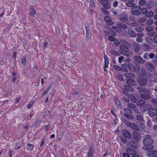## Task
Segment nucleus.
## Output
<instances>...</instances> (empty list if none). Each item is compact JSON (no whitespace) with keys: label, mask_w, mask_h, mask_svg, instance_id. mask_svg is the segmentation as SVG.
<instances>
[{"label":"nucleus","mask_w":157,"mask_h":157,"mask_svg":"<svg viewBox=\"0 0 157 157\" xmlns=\"http://www.w3.org/2000/svg\"><path fill=\"white\" fill-rule=\"evenodd\" d=\"M141 136L140 133L136 131H133L132 133V141L136 143H138Z\"/></svg>","instance_id":"7ed1b4c3"},{"label":"nucleus","mask_w":157,"mask_h":157,"mask_svg":"<svg viewBox=\"0 0 157 157\" xmlns=\"http://www.w3.org/2000/svg\"><path fill=\"white\" fill-rule=\"evenodd\" d=\"M136 119L138 121H143V116L140 115H138L136 116Z\"/></svg>","instance_id":"de8ad7c7"},{"label":"nucleus","mask_w":157,"mask_h":157,"mask_svg":"<svg viewBox=\"0 0 157 157\" xmlns=\"http://www.w3.org/2000/svg\"><path fill=\"white\" fill-rule=\"evenodd\" d=\"M123 93L125 95H128V90L125 89L123 90Z\"/></svg>","instance_id":"69168bd1"},{"label":"nucleus","mask_w":157,"mask_h":157,"mask_svg":"<svg viewBox=\"0 0 157 157\" xmlns=\"http://www.w3.org/2000/svg\"><path fill=\"white\" fill-rule=\"evenodd\" d=\"M122 67H123L124 69L122 70V71L125 72H127L128 71L126 68H128L129 67V65L128 63H125L122 65Z\"/></svg>","instance_id":"cd10ccee"},{"label":"nucleus","mask_w":157,"mask_h":157,"mask_svg":"<svg viewBox=\"0 0 157 157\" xmlns=\"http://www.w3.org/2000/svg\"><path fill=\"white\" fill-rule=\"evenodd\" d=\"M41 119L40 118H39L38 119H37L35 123V124L36 125H38L41 121Z\"/></svg>","instance_id":"09e8293b"},{"label":"nucleus","mask_w":157,"mask_h":157,"mask_svg":"<svg viewBox=\"0 0 157 157\" xmlns=\"http://www.w3.org/2000/svg\"><path fill=\"white\" fill-rule=\"evenodd\" d=\"M94 149L93 147L90 148L87 157H93Z\"/></svg>","instance_id":"b1692460"},{"label":"nucleus","mask_w":157,"mask_h":157,"mask_svg":"<svg viewBox=\"0 0 157 157\" xmlns=\"http://www.w3.org/2000/svg\"><path fill=\"white\" fill-rule=\"evenodd\" d=\"M109 53L114 56L117 55L118 54V52L114 50H111L109 52Z\"/></svg>","instance_id":"e433bc0d"},{"label":"nucleus","mask_w":157,"mask_h":157,"mask_svg":"<svg viewBox=\"0 0 157 157\" xmlns=\"http://www.w3.org/2000/svg\"><path fill=\"white\" fill-rule=\"evenodd\" d=\"M138 89L141 91L140 97L141 98L145 100L149 99L151 98V93L148 90L146 89H141L140 88H138Z\"/></svg>","instance_id":"f03ea898"},{"label":"nucleus","mask_w":157,"mask_h":157,"mask_svg":"<svg viewBox=\"0 0 157 157\" xmlns=\"http://www.w3.org/2000/svg\"><path fill=\"white\" fill-rule=\"evenodd\" d=\"M141 13L143 14L146 13L147 11V10L145 8H143L140 10Z\"/></svg>","instance_id":"8fccbe9b"},{"label":"nucleus","mask_w":157,"mask_h":157,"mask_svg":"<svg viewBox=\"0 0 157 157\" xmlns=\"http://www.w3.org/2000/svg\"><path fill=\"white\" fill-rule=\"evenodd\" d=\"M104 57L105 60V65L104 70L105 72H106L107 70L105 69V68H107L108 66L109 60L108 57L105 54L104 55Z\"/></svg>","instance_id":"9b49d317"},{"label":"nucleus","mask_w":157,"mask_h":157,"mask_svg":"<svg viewBox=\"0 0 157 157\" xmlns=\"http://www.w3.org/2000/svg\"><path fill=\"white\" fill-rule=\"evenodd\" d=\"M118 78L121 81H123L124 80L123 76L122 75L120 74H119L117 75Z\"/></svg>","instance_id":"3c124183"},{"label":"nucleus","mask_w":157,"mask_h":157,"mask_svg":"<svg viewBox=\"0 0 157 157\" xmlns=\"http://www.w3.org/2000/svg\"><path fill=\"white\" fill-rule=\"evenodd\" d=\"M124 122L125 125L128 127H129L130 124L132 123L129 122V121L127 119L124 120Z\"/></svg>","instance_id":"ea45409f"},{"label":"nucleus","mask_w":157,"mask_h":157,"mask_svg":"<svg viewBox=\"0 0 157 157\" xmlns=\"http://www.w3.org/2000/svg\"><path fill=\"white\" fill-rule=\"evenodd\" d=\"M102 11L105 14H108V13L107 10L104 9H102Z\"/></svg>","instance_id":"338daca9"},{"label":"nucleus","mask_w":157,"mask_h":157,"mask_svg":"<svg viewBox=\"0 0 157 157\" xmlns=\"http://www.w3.org/2000/svg\"><path fill=\"white\" fill-rule=\"evenodd\" d=\"M146 68L150 71L151 72L155 70V67L153 65L149 63L146 64Z\"/></svg>","instance_id":"9d476101"},{"label":"nucleus","mask_w":157,"mask_h":157,"mask_svg":"<svg viewBox=\"0 0 157 157\" xmlns=\"http://www.w3.org/2000/svg\"><path fill=\"white\" fill-rule=\"evenodd\" d=\"M134 62H137L139 63L143 64L144 62V60L141 57L136 56L134 57Z\"/></svg>","instance_id":"6e6552de"},{"label":"nucleus","mask_w":157,"mask_h":157,"mask_svg":"<svg viewBox=\"0 0 157 157\" xmlns=\"http://www.w3.org/2000/svg\"><path fill=\"white\" fill-rule=\"evenodd\" d=\"M149 55H148L147 52L145 53L144 55L143 58L146 59H148Z\"/></svg>","instance_id":"6e6d98bb"},{"label":"nucleus","mask_w":157,"mask_h":157,"mask_svg":"<svg viewBox=\"0 0 157 157\" xmlns=\"http://www.w3.org/2000/svg\"><path fill=\"white\" fill-rule=\"evenodd\" d=\"M153 23V20L149 18L147 20L146 23L147 25H150L152 24Z\"/></svg>","instance_id":"72a5a7b5"},{"label":"nucleus","mask_w":157,"mask_h":157,"mask_svg":"<svg viewBox=\"0 0 157 157\" xmlns=\"http://www.w3.org/2000/svg\"><path fill=\"white\" fill-rule=\"evenodd\" d=\"M153 142V140L149 137H145L143 141L144 145L143 147V149L148 150L152 149L154 147L152 145Z\"/></svg>","instance_id":"f257e3e1"},{"label":"nucleus","mask_w":157,"mask_h":157,"mask_svg":"<svg viewBox=\"0 0 157 157\" xmlns=\"http://www.w3.org/2000/svg\"><path fill=\"white\" fill-rule=\"evenodd\" d=\"M156 34V32L155 31H152V32L148 33V35L150 36H153Z\"/></svg>","instance_id":"a18cd8bd"},{"label":"nucleus","mask_w":157,"mask_h":157,"mask_svg":"<svg viewBox=\"0 0 157 157\" xmlns=\"http://www.w3.org/2000/svg\"><path fill=\"white\" fill-rule=\"evenodd\" d=\"M21 63L22 64L25 65L26 63V61L25 57H23L21 59Z\"/></svg>","instance_id":"864d4df0"},{"label":"nucleus","mask_w":157,"mask_h":157,"mask_svg":"<svg viewBox=\"0 0 157 157\" xmlns=\"http://www.w3.org/2000/svg\"><path fill=\"white\" fill-rule=\"evenodd\" d=\"M146 20V19L145 17H141L139 18L138 21L139 23H142L145 21Z\"/></svg>","instance_id":"a19ab883"},{"label":"nucleus","mask_w":157,"mask_h":157,"mask_svg":"<svg viewBox=\"0 0 157 157\" xmlns=\"http://www.w3.org/2000/svg\"><path fill=\"white\" fill-rule=\"evenodd\" d=\"M128 97L129 98L130 101L132 102H136L137 101V99L135 96L132 95H128Z\"/></svg>","instance_id":"5701e85b"},{"label":"nucleus","mask_w":157,"mask_h":157,"mask_svg":"<svg viewBox=\"0 0 157 157\" xmlns=\"http://www.w3.org/2000/svg\"><path fill=\"white\" fill-rule=\"evenodd\" d=\"M117 25L119 27L124 29H126L127 27V26L126 25L121 23H118L117 24Z\"/></svg>","instance_id":"bb28decb"},{"label":"nucleus","mask_w":157,"mask_h":157,"mask_svg":"<svg viewBox=\"0 0 157 157\" xmlns=\"http://www.w3.org/2000/svg\"><path fill=\"white\" fill-rule=\"evenodd\" d=\"M146 42L149 44H152L153 43V40L149 37H147L145 39Z\"/></svg>","instance_id":"2f4dec72"},{"label":"nucleus","mask_w":157,"mask_h":157,"mask_svg":"<svg viewBox=\"0 0 157 157\" xmlns=\"http://www.w3.org/2000/svg\"><path fill=\"white\" fill-rule=\"evenodd\" d=\"M124 57L123 56H121L120 57L118 58V61L119 63H121L122 61L124 59Z\"/></svg>","instance_id":"0e129e2a"},{"label":"nucleus","mask_w":157,"mask_h":157,"mask_svg":"<svg viewBox=\"0 0 157 157\" xmlns=\"http://www.w3.org/2000/svg\"><path fill=\"white\" fill-rule=\"evenodd\" d=\"M137 73L140 75H146L147 72L144 69L139 67L137 70Z\"/></svg>","instance_id":"1a4fd4ad"},{"label":"nucleus","mask_w":157,"mask_h":157,"mask_svg":"<svg viewBox=\"0 0 157 157\" xmlns=\"http://www.w3.org/2000/svg\"><path fill=\"white\" fill-rule=\"evenodd\" d=\"M145 103V102L144 101L140 100L137 102L136 104L138 106H141L144 104Z\"/></svg>","instance_id":"4c0bfd02"},{"label":"nucleus","mask_w":157,"mask_h":157,"mask_svg":"<svg viewBox=\"0 0 157 157\" xmlns=\"http://www.w3.org/2000/svg\"><path fill=\"white\" fill-rule=\"evenodd\" d=\"M127 106L128 107H129L130 108H132V109H134V108H136L135 105L132 104L130 103H128V104Z\"/></svg>","instance_id":"603ef678"},{"label":"nucleus","mask_w":157,"mask_h":157,"mask_svg":"<svg viewBox=\"0 0 157 157\" xmlns=\"http://www.w3.org/2000/svg\"><path fill=\"white\" fill-rule=\"evenodd\" d=\"M153 41L155 43H157V34L153 38Z\"/></svg>","instance_id":"774afa93"},{"label":"nucleus","mask_w":157,"mask_h":157,"mask_svg":"<svg viewBox=\"0 0 157 157\" xmlns=\"http://www.w3.org/2000/svg\"><path fill=\"white\" fill-rule=\"evenodd\" d=\"M85 28L86 30V36L87 40L89 39V29L87 26L85 27Z\"/></svg>","instance_id":"c756f323"},{"label":"nucleus","mask_w":157,"mask_h":157,"mask_svg":"<svg viewBox=\"0 0 157 157\" xmlns=\"http://www.w3.org/2000/svg\"><path fill=\"white\" fill-rule=\"evenodd\" d=\"M141 10V7L140 6H137L132 8V11L131 13L134 15H139L140 13V12Z\"/></svg>","instance_id":"423d86ee"},{"label":"nucleus","mask_w":157,"mask_h":157,"mask_svg":"<svg viewBox=\"0 0 157 157\" xmlns=\"http://www.w3.org/2000/svg\"><path fill=\"white\" fill-rule=\"evenodd\" d=\"M121 141L124 143H125L127 141V139L125 137H121Z\"/></svg>","instance_id":"e2e57ef3"},{"label":"nucleus","mask_w":157,"mask_h":157,"mask_svg":"<svg viewBox=\"0 0 157 157\" xmlns=\"http://www.w3.org/2000/svg\"><path fill=\"white\" fill-rule=\"evenodd\" d=\"M143 41V39L141 37H138L136 38V41L138 42H142Z\"/></svg>","instance_id":"052dcab7"},{"label":"nucleus","mask_w":157,"mask_h":157,"mask_svg":"<svg viewBox=\"0 0 157 157\" xmlns=\"http://www.w3.org/2000/svg\"><path fill=\"white\" fill-rule=\"evenodd\" d=\"M124 115L125 117L129 119L132 120L134 119V117L132 115L130 114L124 113Z\"/></svg>","instance_id":"a878e982"},{"label":"nucleus","mask_w":157,"mask_h":157,"mask_svg":"<svg viewBox=\"0 0 157 157\" xmlns=\"http://www.w3.org/2000/svg\"><path fill=\"white\" fill-rule=\"evenodd\" d=\"M135 29L136 32H140L143 31L144 30V29L142 27L138 26L136 27Z\"/></svg>","instance_id":"c85d7f7f"},{"label":"nucleus","mask_w":157,"mask_h":157,"mask_svg":"<svg viewBox=\"0 0 157 157\" xmlns=\"http://www.w3.org/2000/svg\"><path fill=\"white\" fill-rule=\"evenodd\" d=\"M128 33L130 36L132 37H134L136 36V33L134 30H129Z\"/></svg>","instance_id":"4be33fe9"},{"label":"nucleus","mask_w":157,"mask_h":157,"mask_svg":"<svg viewBox=\"0 0 157 157\" xmlns=\"http://www.w3.org/2000/svg\"><path fill=\"white\" fill-rule=\"evenodd\" d=\"M113 67L115 69H116L117 71H120L121 70V67H120L119 66H117L116 65H114Z\"/></svg>","instance_id":"5fc2aeb1"},{"label":"nucleus","mask_w":157,"mask_h":157,"mask_svg":"<svg viewBox=\"0 0 157 157\" xmlns=\"http://www.w3.org/2000/svg\"><path fill=\"white\" fill-rule=\"evenodd\" d=\"M100 2L105 9H109L110 8V5L108 0H100Z\"/></svg>","instance_id":"39448f33"},{"label":"nucleus","mask_w":157,"mask_h":157,"mask_svg":"<svg viewBox=\"0 0 157 157\" xmlns=\"http://www.w3.org/2000/svg\"><path fill=\"white\" fill-rule=\"evenodd\" d=\"M126 151L131 155H133L136 153V151L135 150L129 148H127L126 150Z\"/></svg>","instance_id":"412c9836"},{"label":"nucleus","mask_w":157,"mask_h":157,"mask_svg":"<svg viewBox=\"0 0 157 157\" xmlns=\"http://www.w3.org/2000/svg\"><path fill=\"white\" fill-rule=\"evenodd\" d=\"M151 105L150 104H147L143 105L141 107V109H142L144 111H147V110H148L151 107Z\"/></svg>","instance_id":"6ab92c4d"},{"label":"nucleus","mask_w":157,"mask_h":157,"mask_svg":"<svg viewBox=\"0 0 157 157\" xmlns=\"http://www.w3.org/2000/svg\"><path fill=\"white\" fill-rule=\"evenodd\" d=\"M151 101L153 103L154 106L157 107V101L156 99L153 98L151 100Z\"/></svg>","instance_id":"58836bf2"},{"label":"nucleus","mask_w":157,"mask_h":157,"mask_svg":"<svg viewBox=\"0 0 157 157\" xmlns=\"http://www.w3.org/2000/svg\"><path fill=\"white\" fill-rule=\"evenodd\" d=\"M120 42L121 44L123 45H126L127 44V43L124 40H121Z\"/></svg>","instance_id":"bf43d9fd"},{"label":"nucleus","mask_w":157,"mask_h":157,"mask_svg":"<svg viewBox=\"0 0 157 157\" xmlns=\"http://www.w3.org/2000/svg\"><path fill=\"white\" fill-rule=\"evenodd\" d=\"M123 135L126 137L130 138L131 137V135L129 132L128 130L124 129L123 131Z\"/></svg>","instance_id":"a211bd4d"},{"label":"nucleus","mask_w":157,"mask_h":157,"mask_svg":"<svg viewBox=\"0 0 157 157\" xmlns=\"http://www.w3.org/2000/svg\"><path fill=\"white\" fill-rule=\"evenodd\" d=\"M147 155L149 157H157V150L151 151L147 153Z\"/></svg>","instance_id":"ddd939ff"},{"label":"nucleus","mask_w":157,"mask_h":157,"mask_svg":"<svg viewBox=\"0 0 157 157\" xmlns=\"http://www.w3.org/2000/svg\"><path fill=\"white\" fill-rule=\"evenodd\" d=\"M131 129L135 130L138 131L139 130L138 126L136 124L131 123L129 126Z\"/></svg>","instance_id":"aec40b11"},{"label":"nucleus","mask_w":157,"mask_h":157,"mask_svg":"<svg viewBox=\"0 0 157 157\" xmlns=\"http://www.w3.org/2000/svg\"><path fill=\"white\" fill-rule=\"evenodd\" d=\"M153 6V2H150L146 5V7L148 9H150Z\"/></svg>","instance_id":"f704fd0d"},{"label":"nucleus","mask_w":157,"mask_h":157,"mask_svg":"<svg viewBox=\"0 0 157 157\" xmlns=\"http://www.w3.org/2000/svg\"><path fill=\"white\" fill-rule=\"evenodd\" d=\"M125 77L127 78H132L134 76V75L130 73H126L124 75Z\"/></svg>","instance_id":"c03bdc74"},{"label":"nucleus","mask_w":157,"mask_h":157,"mask_svg":"<svg viewBox=\"0 0 157 157\" xmlns=\"http://www.w3.org/2000/svg\"><path fill=\"white\" fill-rule=\"evenodd\" d=\"M124 112L128 114H131L132 113V111L130 109L128 108L125 109Z\"/></svg>","instance_id":"49530a36"},{"label":"nucleus","mask_w":157,"mask_h":157,"mask_svg":"<svg viewBox=\"0 0 157 157\" xmlns=\"http://www.w3.org/2000/svg\"><path fill=\"white\" fill-rule=\"evenodd\" d=\"M34 145L31 144H28L27 146L28 149L30 150H32L34 147Z\"/></svg>","instance_id":"37998d69"},{"label":"nucleus","mask_w":157,"mask_h":157,"mask_svg":"<svg viewBox=\"0 0 157 157\" xmlns=\"http://www.w3.org/2000/svg\"><path fill=\"white\" fill-rule=\"evenodd\" d=\"M53 85V83H50L48 86V88L46 89L48 90V91L50 90V89H51L52 87V86Z\"/></svg>","instance_id":"680f3d73"},{"label":"nucleus","mask_w":157,"mask_h":157,"mask_svg":"<svg viewBox=\"0 0 157 157\" xmlns=\"http://www.w3.org/2000/svg\"><path fill=\"white\" fill-rule=\"evenodd\" d=\"M153 15V13L152 11H150L149 13L145 15V16L147 17H151Z\"/></svg>","instance_id":"473e14b6"},{"label":"nucleus","mask_w":157,"mask_h":157,"mask_svg":"<svg viewBox=\"0 0 157 157\" xmlns=\"http://www.w3.org/2000/svg\"><path fill=\"white\" fill-rule=\"evenodd\" d=\"M126 5L127 6L130 7H134L135 6V4L131 2H128Z\"/></svg>","instance_id":"79ce46f5"},{"label":"nucleus","mask_w":157,"mask_h":157,"mask_svg":"<svg viewBox=\"0 0 157 157\" xmlns=\"http://www.w3.org/2000/svg\"><path fill=\"white\" fill-rule=\"evenodd\" d=\"M104 20L107 22L108 24L110 25H112L113 24L114 22L111 21V18L107 16H105L104 17Z\"/></svg>","instance_id":"2eb2a0df"},{"label":"nucleus","mask_w":157,"mask_h":157,"mask_svg":"<svg viewBox=\"0 0 157 157\" xmlns=\"http://www.w3.org/2000/svg\"><path fill=\"white\" fill-rule=\"evenodd\" d=\"M114 99L115 103L116 104V105H117L120 106L121 104V102L119 101L117 98H115Z\"/></svg>","instance_id":"13d9d810"},{"label":"nucleus","mask_w":157,"mask_h":157,"mask_svg":"<svg viewBox=\"0 0 157 157\" xmlns=\"http://www.w3.org/2000/svg\"><path fill=\"white\" fill-rule=\"evenodd\" d=\"M36 13V11L34 8V7L33 6H31L29 8V15L30 16L32 15L33 17L34 16V15Z\"/></svg>","instance_id":"dca6fc26"},{"label":"nucleus","mask_w":157,"mask_h":157,"mask_svg":"<svg viewBox=\"0 0 157 157\" xmlns=\"http://www.w3.org/2000/svg\"><path fill=\"white\" fill-rule=\"evenodd\" d=\"M147 112L150 116H155L157 115V109L155 108H150L148 110Z\"/></svg>","instance_id":"0eeeda50"},{"label":"nucleus","mask_w":157,"mask_h":157,"mask_svg":"<svg viewBox=\"0 0 157 157\" xmlns=\"http://www.w3.org/2000/svg\"><path fill=\"white\" fill-rule=\"evenodd\" d=\"M133 49L136 52H138L140 49V46L139 44L134 42L133 44Z\"/></svg>","instance_id":"f3484780"},{"label":"nucleus","mask_w":157,"mask_h":157,"mask_svg":"<svg viewBox=\"0 0 157 157\" xmlns=\"http://www.w3.org/2000/svg\"><path fill=\"white\" fill-rule=\"evenodd\" d=\"M126 83L132 86H135L136 82L135 81L132 79H128L126 81Z\"/></svg>","instance_id":"4468645a"},{"label":"nucleus","mask_w":157,"mask_h":157,"mask_svg":"<svg viewBox=\"0 0 157 157\" xmlns=\"http://www.w3.org/2000/svg\"><path fill=\"white\" fill-rule=\"evenodd\" d=\"M109 40L112 41H114L115 40V38L114 36H110L109 37Z\"/></svg>","instance_id":"4d7b16f0"},{"label":"nucleus","mask_w":157,"mask_h":157,"mask_svg":"<svg viewBox=\"0 0 157 157\" xmlns=\"http://www.w3.org/2000/svg\"><path fill=\"white\" fill-rule=\"evenodd\" d=\"M120 49L121 50L126 52H128L129 51L128 48L125 45L121 46L120 47Z\"/></svg>","instance_id":"393cba45"},{"label":"nucleus","mask_w":157,"mask_h":157,"mask_svg":"<svg viewBox=\"0 0 157 157\" xmlns=\"http://www.w3.org/2000/svg\"><path fill=\"white\" fill-rule=\"evenodd\" d=\"M119 19L122 21H127L128 20V17L126 14L122 13L119 16Z\"/></svg>","instance_id":"f8f14e48"},{"label":"nucleus","mask_w":157,"mask_h":157,"mask_svg":"<svg viewBox=\"0 0 157 157\" xmlns=\"http://www.w3.org/2000/svg\"><path fill=\"white\" fill-rule=\"evenodd\" d=\"M154 29V27L152 26H148L146 27V30L148 32H150Z\"/></svg>","instance_id":"7c9ffc66"},{"label":"nucleus","mask_w":157,"mask_h":157,"mask_svg":"<svg viewBox=\"0 0 157 157\" xmlns=\"http://www.w3.org/2000/svg\"><path fill=\"white\" fill-rule=\"evenodd\" d=\"M147 3V2L145 0H141L139 2V5L140 6H143L145 5Z\"/></svg>","instance_id":"c9c22d12"},{"label":"nucleus","mask_w":157,"mask_h":157,"mask_svg":"<svg viewBox=\"0 0 157 157\" xmlns=\"http://www.w3.org/2000/svg\"><path fill=\"white\" fill-rule=\"evenodd\" d=\"M148 79L147 78L145 77H139L137 80V81L141 86H145L147 84Z\"/></svg>","instance_id":"20e7f679"}]
</instances>
